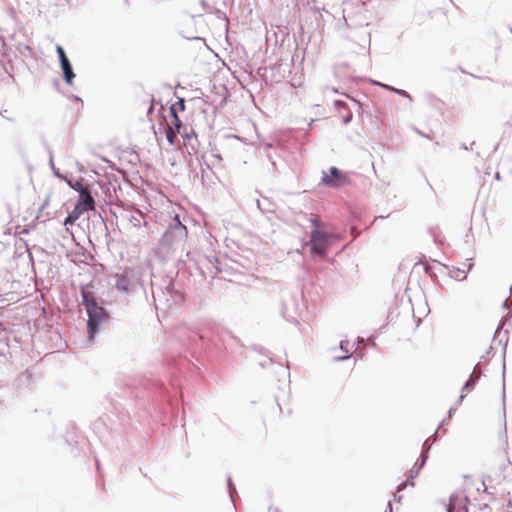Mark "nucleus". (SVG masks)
Segmentation results:
<instances>
[{"instance_id":"1a4fd4ad","label":"nucleus","mask_w":512,"mask_h":512,"mask_svg":"<svg viewBox=\"0 0 512 512\" xmlns=\"http://www.w3.org/2000/svg\"><path fill=\"white\" fill-rule=\"evenodd\" d=\"M170 113L172 116V120L167 125H172L174 127V130H177L178 132H180V128L182 127L181 120L178 118V116L173 108H171Z\"/></svg>"},{"instance_id":"20e7f679","label":"nucleus","mask_w":512,"mask_h":512,"mask_svg":"<svg viewBox=\"0 0 512 512\" xmlns=\"http://www.w3.org/2000/svg\"><path fill=\"white\" fill-rule=\"evenodd\" d=\"M95 202L91 194H86V197H80L75 208L71 211L76 216L80 217L84 212L94 210Z\"/></svg>"},{"instance_id":"9d476101","label":"nucleus","mask_w":512,"mask_h":512,"mask_svg":"<svg viewBox=\"0 0 512 512\" xmlns=\"http://www.w3.org/2000/svg\"><path fill=\"white\" fill-rule=\"evenodd\" d=\"M77 219H79V217L70 212L64 221V225H72Z\"/></svg>"},{"instance_id":"0eeeda50","label":"nucleus","mask_w":512,"mask_h":512,"mask_svg":"<svg viewBox=\"0 0 512 512\" xmlns=\"http://www.w3.org/2000/svg\"><path fill=\"white\" fill-rule=\"evenodd\" d=\"M131 274V270L127 269L123 272V274L120 276L118 282H117V288L122 290L128 289V282L127 279L129 275Z\"/></svg>"},{"instance_id":"39448f33","label":"nucleus","mask_w":512,"mask_h":512,"mask_svg":"<svg viewBox=\"0 0 512 512\" xmlns=\"http://www.w3.org/2000/svg\"><path fill=\"white\" fill-rule=\"evenodd\" d=\"M61 63V67L64 73L65 80L68 84L72 83L73 78L75 77V74L73 73L72 66L70 64L69 59H64Z\"/></svg>"},{"instance_id":"f257e3e1","label":"nucleus","mask_w":512,"mask_h":512,"mask_svg":"<svg viewBox=\"0 0 512 512\" xmlns=\"http://www.w3.org/2000/svg\"><path fill=\"white\" fill-rule=\"evenodd\" d=\"M84 303L89 317L87 323L89 341H93L98 326L106 320L107 314L104 308L98 306L93 299H88L85 295Z\"/></svg>"},{"instance_id":"4468645a","label":"nucleus","mask_w":512,"mask_h":512,"mask_svg":"<svg viewBox=\"0 0 512 512\" xmlns=\"http://www.w3.org/2000/svg\"><path fill=\"white\" fill-rule=\"evenodd\" d=\"M385 87L388 88L389 90L397 91L396 89H393L392 87H388V86H385Z\"/></svg>"},{"instance_id":"f03ea898","label":"nucleus","mask_w":512,"mask_h":512,"mask_svg":"<svg viewBox=\"0 0 512 512\" xmlns=\"http://www.w3.org/2000/svg\"><path fill=\"white\" fill-rule=\"evenodd\" d=\"M332 238L333 235L327 234L320 230L312 231L309 241L311 253L319 256H324L331 245Z\"/></svg>"},{"instance_id":"ddd939ff","label":"nucleus","mask_w":512,"mask_h":512,"mask_svg":"<svg viewBox=\"0 0 512 512\" xmlns=\"http://www.w3.org/2000/svg\"><path fill=\"white\" fill-rule=\"evenodd\" d=\"M175 221H176V226H180V227H183L185 228L182 223L180 222V219H179V216L176 214L175 217H174Z\"/></svg>"},{"instance_id":"6e6552de","label":"nucleus","mask_w":512,"mask_h":512,"mask_svg":"<svg viewBox=\"0 0 512 512\" xmlns=\"http://www.w3.org/2000/svg\"><path fill=\"white\" fill-rule=\"evenodd\" d=\"M178 133L179 132L177 130H174V127L172 125H167L166 138L170 145L175 144V140L177 138Z\"/></svg>"},{"instance_id":"9b49d317","label":"nucleus","mask_w":512,"mask_h":512,"mask_svg":"<svg viewBox=\"0 0 512 512\" xmlns=\"http://www.w3.org/2000/svg\"><path fill=\"white\" fill-rule=\"evenodd\" d=\"M56 51H57V54L59 56L60 62H63L64 59H68L66 54H65L64 49L60 45H57Z\"/></svg>"},{"instance_id":"423d86ee","label":"nucleus","mask_w":512,"mask_h":512,"mask_svg":"<svg viewBox=\"0 0 512 512\" xmlns=\"http://www.w3.org/2000/svg\"><path fill=\"white\" fill-rule=\"evenodd\" d=\"M69 186L80 193V197H86V194H90V191L81 180L75 182H68Z\"/></svg>"},{"instance_id":"7ed1b4c3","label":"nucleus","mask_w":512,"mask_h":512,"mask_svg":"<svg viewBox=\"0 0 512 512\" xmlns=\"http://www.w3.org/2000/svg\"><path fill=\"white\" fill-rule=\"evenodd\" d=\"M347 182V176L336 167H331L328 172H323L321 184L329 187H339Z\"/></svg>"},{"instance_id":"f8f14e48","label":"nucleus","mask_w":512,"mask_h":512,"mask_svg":"<svg viewBox=\"0 0 512 512\" xmlns=\"http://www.w3.org/2000/svg\"><path fill=\"white\" fill-rule=\"evenodd\" d=\"M310 222L316 228H321L324 226V224L317 218H311Z\"/></svg>"}]
</instances>
